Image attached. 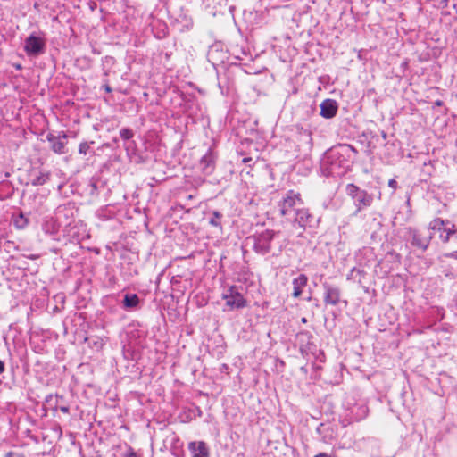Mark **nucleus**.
I'll return each instance as SVG.
<instances>
[{"label":"nucleus","mask_w":457,"mask_h":457,"mask_svg":"<svg viewBox=\"0 0 457 457\" xmlns=\"http://www.w3.org/2000/svg\"><path fill=\"white\" fill-rule=\"evenodd\" d=\"M120 137L124 140H129L133 137V132L131 129L124 128L120 131Z\"/></svg>","instance_id":"412c9836"},{"label":"nucleus","mask_w":457,"mask_h":457,"mask_svg":"<svg viewBox=\"0 0 457 457\" xmlns=\"http://www.w3.org/2000/svg\"><path fill=\"white\" fill-rule=\"evenodd\" d=\"M89 149V145L87 142H81L79 145V153L80 154H87Z\"/></svg>","instance_id":"5701e85b"},{"label":"nucleus","mask_w":457,"mask_h":457,"mask_svg":"<svg viewBox=\"0 0 457 457\" xmlns=\"http://www.w3.org/2000/svg\"><path fill=\"white\" fill-rule=\"evenodd\" d=\"M303 204L299 193L287 190V221L291 225L290 233L300 237L311 220L313 219L309 210L302 207Z\"/></svg>","instance_id":"f03ea898"},{"label":"nucleus","mask_w":457,"mask_h":457,"mask_svg":"<svg viewBox=\"0 0 457 457\" xmlns=\"http://www.w3.org/2000/svg\"><path fill=\"white\" fill-rule=\"evenodd\" d=\"M354 273L361 274V273H362V271H361V270H358V269H356V268H353V269H352V270H351V274H352V275H353Z\"/></svg>","instance_id":"c85d7f7f"},{"label":"nucleus","mask_w":457,"mask_h":457,"mask_svg":"<svg viewBox=\"0 0 457 457\" xmlns=\"http://www.w3.org/2000/svg\"><path fill=\"white\" fill-rule=\"evenodd\" d=\"M253 244V249L261 254L267 253L274 240V234L271 231H265L248 239Z\"/></svg>","instance_id":"0eeeda50"},{"label":"nucleus","mask_w":457,"mask_h":457,"mask_svg":"<svg viewBox=\"0 0 457 457\" xmlns=\"http://www.w3.org/2000/svg\"><path fill=\"white\" fill-rule=\"evenodd\" d=\"M407 233L411 245L413 247L420 249L422 252H425L428 248L430 241L433 238V235L431 233L425 234L424 232L412 228H409Z\"/></svg>","instance_id":"6e6552de"},{"label":"nucleus","mask_w":457,"mask_h":457,"mask_svg":"<svg viewBox=\"0 0 457 457\" xmlns=\"http://www.w3.org/2000/svg\"><path fill=\"white\" fill-rule=\"evenodd\" d=\"M46 42L44 37L31 33L24 42V51L29 57H37L46 52Z\"/></svg>","instance_id":"39448f33"},{"label":"nucleus","mask_w":457,"mask_h":457,"mask_svg":"<svg viewBox=\"0 0 457 457\" xmlns=\"http://www.w3.org/2000/svg\"><path fill=\"white\" fill-rule=\"evenodd\" d=\"M356 153L350 145H338L323 154L320 171L326 177H342L351 169V154Z\"/></svg>","instance_id":"f257e3e1"},{"label":"nucleus","mask_w":457,"mask_h":457,"mask_svg":"<svg viewBox=\"0 0 457 457\" xmlns=\"http://www.w3.org/2000/svg\"><path fill=\"white\" fill-rule=\"evenodd\" d=\"M445 276H446V277H449V276L453 277V276H454V273H453V272H445Z\"/></svg>","instance_id":"72a5a7b5"},{"label":"nucleus","mask_w":457,"mask_h":457,"mask_svg":"<svg viewBox=\"0 0 457 457\" xmlns=\"http://www.w3.org/2000/svg\"><path fill=\"white\" fill-rule=\"evenodd\" d=\"M4 371V362L0 360V374H2Z\"/></svg>","instance_id":"c756f323"},{"label":"nucleus","mask_w":457,"mask_h":457,"mask_svg":"<svg viewBox=\"0 0 457 457\" xmlns=\"http://www.w3.org/2000/svg\"><path fill=\"white\" fill-rule=\"evenodd\" d=\"M215 156L214 154L209 150L200 160L199 167L201 170L206 174H211L214 170Z\"/></svg>","instance_id":"f8f14e48"},{"label":"nucleus","mask_w":457,"mask_h":457,"mask_svg":"<svg viewBox=\"0 0 457 457\" xmlns=\"http://www.w3.org/2000/svg\"><path fill=\"white\" fill-rule=\"evenodd\" d=\"M398 183L395 179H390L388 181V187L395 190L397 188Z\"/></svg>","instance_id":"393cba45"},{"label":"nucleus","mask_w":457,"mask_h":457,"mask_svg":"<svg viewBox=\"0 0 457 457\" xmlns=\"http://www.w3.org/2000/svg\"><path fill=\"white\" fill-rule=\"evenodd\" d=\"M320 115L326 119H331L336 116L338 109V104L334 99H325L320 105Z\"/></svg>","instance_id":"9b49d317"},{"label":"nucleus","mask_w":457,"mask_h":457,"mask_svg":"<svg viewBox=\"0 0 457 457\" xmlns=\"http://www.w3.org/2000/svg\"><path fill=\"white\" fill-rule=\"evenodd\" d=\"M188 450L192 457H209V449L203 441L189 443Z\"/></svg>","instance_id":"ddd939ff"},{"label":"nucleus","mask_w":457,"mask_h":457,"mask_svg":"<svg viewBox=\"0 0 457 457\" xmlns=\"http://www.w3.org/2000/svg\"><path fill=\"white\" fill-rule=\"evenodd\" d=\"M442 243H449L451 241L457 242V226L451 220H447L444 235H439Z\"/></svg>","instance_id":"4468645a"},{"label":"nucleus","mask_w":457,"mask_h":457,"mask_svg":"<svg viewBox=\"0 0 457 457\" xmlns=\"http://www.w3.org/2000/svg\"><path fill=\"white\" fill-rule=\"evenodd\" d=\"M447 220H443L441 218H435L428 224V229L432 230L435 233H438L439 235H444Z\"/></svg>","instance_id":"dca6fc26"},{"label":"nucleus","mask_w":457,"mask_h":457,"mask_svg":"<svg viewBox=\"0 0 457 457\" xmlns=\"http://www.w3.org/2000/svg\"><path fill=\"white\" fill-rule=\"evenodd\" d=\"M49 179V175L47 173L40 172L39 175L36 176L31 179V184L33 186H41L46 184Z\"/></svg>","instance_id":"aec40b11"},{"label":"nucleus","mask_w":457,"mask_h":457,"mask_svg":"<svg viewBox=\"0 0 457 457\" xmlns=\"http://www.w3.org/2000/svg\"><path fill=\"white\" fill-rule=\"evenodd\" d=\"M444 256L446 257V258H454V259L457 260V251H453L452 253H445Z\"/></svg>","instance_id":"bb28decb"},{"label":"nucleus","mask_w":457,"mask_h":457,"mask_svg":"<svg viewBox=\"0 0 457 457\" xmlns=\"http://www.w3.org/2000/svg\"><path fill=\"white\" fill-rule=\"evenodd\" d=\"M66 138L67 135L64 132H62L59 136H54L53 134H48L46 136V139L51 143V149L58 154L64 153V148L67 144Z\"/></svg>","instance_id":"9d476101"},{"label":"nucleus","mask_w":457,"mask_h":457,"mask_svg":"<svg viewBox=\"0 0 457 457\" xmlns=\"http://www.w3.org/2000/svg\"><path fill=\"white\" fill-rule=\"evenodd\" d=\"M310 337H310V335H309V333H308V332H302V333H299V334L297 335V338H298L299 340H301V341H303V339H305V338H306V339H310Z\"/></svg>","instance_id":"b1692460"},{"label":"nucleus","mask_w":457,"mask_h":457,"mask_svg":"<svg viewBox=\"0 0 457 457\" xmlns=\"http://www.w3.org/2000/svg\"><path fill=\"white\" fill-rule=\"evenodd\" d=\"M322 287L324 289L323 301L325 304L334 306L339 304L340 303H344L345 305L347 304L346 300L341 299L342 292L338 287L330 285L327 282L323 283Z\"/></svg>","instance_id":"1a4fd4ad"},{"label":"nucleus","mask_w":457,"mask_h":457,"mask_svg":"<svg viewBox=\"0 0 457 457\" xmlns=\"http://www.w3.org/2000/svg\"><path fill=\"white\" fill-rule=\"evenodd\" d=\"M345 194L352 199L355 207L353 215H358L364 209L369 208L374 202L373 194L368 193L353 183L345 186Z\"/></svg>","instance_id":"7ed1b4c3"},{"label":"nucleus","mask_w":457,"mask_h":457,"mask_svg":"<svg viewBox=\"0 0 457 457\" xmlns=\"http://www.w3.org/2000/svg\"><path fill=\"white\" fill-rule=\"evenodd\" d=\"M314 457H329V455L325 453H320L319 454H316Z\"/></svg>","instance_id":"7c9ffc66"},{"label":"nucleus","mask_w":457,"mask_h":457,"mask_svg":"<svg viewBox=\"0 0 457 457\" xmlns=\"http://www.w3.org/2000/svg\"><path fill=\"white\" fill-rule=\"evenodd\" d=\"M63 397L62 396H60L58 395H49L48 396H46V402L50 403L52 405V402H54V405L53 406L54 410H57V409H60L61 411H62L63 413H69V406H60L58 407V403L60 402V400H62Z\"/></svg>","instance_id":"a211bd4d"},{"label":"nucleus","mask_w":457,"mask_h":457,"mask_svg":"<svg viewBox=\"0 0 457 457\" xmlns=\"http://www.w3.org/2000/svg\"><path fill=\"white\" fill-rule=\"evenodd\" d=\"M15 225L19 228H23L27 225V220L24 218L22 214H21L16 220H15Z\"/></svg>","instance_id":"4be33fe9"},{"label":"nucleus","mask_w":457,"mask_h":457,"mask_svg":"<svg viewBox=\"0 0 457 457\" xmlns=\"http://www.w3.org/2000/svg\"><path fill=\"white\" fill-rule=\"evenodd\" d=\"M442 4H444V6H447L448 0H443Z\"/></svg>","instance_id":"f704fd0d"},{"label":"nucleus","mask_w":457,"mask_h":457,"mask_svg":"<svg viewBox=\"0 0 457 457\" xmlns=\"http://www.w3.org/2000/svg\"><path fill=\"white\" fill-rule=\"evenodd\" d=\"M300 165H301L300 162H297L295 164L292 165V170H296L297 172H300L301 171Z\"/></svg>","instance_id":"cd10ccee"},{"label":"nucleus","mask_w":457,"mask_h":457,"mask_svg":"<svg viewBox=\"0 0 457 457\" xmlns=\"http://www.w3.org/2000/svg\"><path fill=\"white\" fill-rule=\"evenodd\" d=\"M381 136H382L383 139H385V140H386V137H387V134H386L385 131H382V132H381Z\"/></svg>","instance_id":"2f4dec72"},{"label":"nucleus","mask_w":457,"mask_h":457,"mask_svg":"<svg viewBox=\"0 0 457 457\" xmlns=\"http://www.w3.org/2000/svg\"><path fill=\"white\" fill-rule=\"evenodd\" d=\"M222 298L226 301L228 311L241 309L246 305V300L236 286H231L222 293Z\"/></svg>","instance_id":"423d86ee"},{"label":"nucleus","mask_w":457,"mask_h":457,"mask_svg":"<svg viewBox=\"0 0 457 457\" xmlns=\"http://www.w3.org/2000/svg\"><path fill=\"white\" fill-rule=\"evenodd\" d=\"M251 161H252V158H249V157H245V158L243 159V162H245V163L248 162H251Z\"/></svg>","instance_id":"473e14b6"},{"label":"nucleus","mask_w":457,"mask_h":457,"mask_svg":"<svg viewBox=\"0 0 457 457\" xmlns=\"http://www.w3.org/2000/svg\"><path fill=\"white\" fill-rule=\"evenodd\" d=\"M308 278L304 274H300L298 277L293 279V292L292 296L297 298L301 295L303 290L306 287Z\"/></svg>","instance_id":"2eb2a0df"},{"label":"nucleus","mask_w":457,"mask_h":457,"mask_svg":"<svg viewBox=\"0 0 457 457\" xmlns=\"http://www.w3.org/2000/svg\"><path fill=\"white\" fill-rule=\"evenodd\" d=\"M125 457H140L134 450L129 447Z\"/></svg>","instance_id":"a878e982"},{"label":"nucleus","mask_w":457,"mask_h":457,"mask_svg":"<svg viewBox=\"0 0 457 457\" xmlns=\"http://www.w3.org/2000/svg\"><path fill=\"white\" fill-rule=\"evenodd\" d=\"M311 141V136L307 130H303L295 133L290 138V147L294 148V154H292L295 159H302V165L304 166L305 170H309V160L302 157V153L306 150Z\"/></svg>","instance_id":"20e7f679"},{"label":"nucleus","mask_w":457,"mask_h":457,"mask_svg":"<svg viewBox=\"0 0 457 457\" xmlns=\"http://www.w3.org/2000/svg\"><path fill=\"white\" fill-rule=\"evenodd\" d=\"M281 212L282 214H285L286 213V210L284 208L281 209Z\"/></svg>","instance_id":"c9c22d12"},{"label":"nucleus","mask_w":457,"mask_h":457,"mask_svg":"<svg viewBox=\"0 0 457 457\" xmlns=\"http://www.w3.org/2000/svg\"><path fill=\"white\" fill-rule=\"evenodd\" d=\"M302 321H303V322H306V319H305V318H303V319H302Z\"/></svg>","instance_id":"e433bc0d"},{"label":"nucleus","mask_w":457,"mask_h":457,"mask_svg":"<svg viewBox=\"0 0 457 457\" xmlns=\"http://www.w3.org/2000/svg\"><path fill=\"white\" fill-rule=\"evenodd\" d=\"M122 304L123 308L126 310L136 309L139 304V297L137 294H126Z\"/></svg>","instance_id":"f3484780"},{"label":"nucleus","mask_w":457,"mask_h":457,"mask_svg":"<svg viewBox=\"0 0 457 457\" xmlns=\"http://www.w3.org/2000/svg\"><path fill=\"white\" fill-rule=\"evenodd\" d=\"M211 214L212 217L210 218V224L213 227L221 228L222 214L218 211H212Z\"/></svg>","instance_id":"6ab92c4d"}]
</instances>
